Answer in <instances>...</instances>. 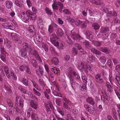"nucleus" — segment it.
Wrapping results in <instances>:
<instances>
[{
    "label": "nucleus",
    "instance_id": "nucleus-61",
    "mask_svg": "<svg viewBox=\"0 0 120 120\" xmlns=\"http://www.w3.org/2000/svg\"><path fill=\"white\" fill-rule=\"evenodd\" d=\"M22 47L25 49H27L29 48L28 44L24 42L22 44Z\"/></svg>",
    "mask_w": 120,
    "mask_h": 120
},
{
    "label": "nucleus",
    "instance_id": "nucleus-3",
    "mask_svg": "<svg viewBox=\"0 0 120 120\" xmlns=\"http://www.w3.org/2000/svg\"><path fill=\"white\" fill-rule=\"evenodd\" d=\"M94 78L95 81L97 83L101 84L104 82L103 79L101 77V73H97L95 74Z\"/></svg>",
    "mask_w": 120,
    "mask_h": 120
},
{
    "label": "nucleus",
    "instance_id": "nucleus-1",
    "mask_svg": "<svg viewBox=\"0 0 120 120\" xmlns=\"http://www.w3.org/2000/svg\"><path fill=\"white\" fill-rule=\"evenodd\" d=\"M52 2L53 4L52 5V7L53 10L56 11L59 9V11L62 13V10L64 7L63 4L56 0H53Z\"/></svg>",
    "mask_w": 120,
    "mask_h": 120
},
{
    "label": "nucleus",
    "instance_id": "nucleus-9",
    "mask_svg": "<svg viewBox=\"0 0 120 120\" xmlns=\"http://www.w3.org/2000/svg\"><path fill=\"white\" fill-rule=\"evenodd\" d=\"M98 49L106 54H109L111 52L110 50L107 47H100L98 48Z\"/></svg>",
    "mask_w": 120,
    "mask_h": 120
},
{
    "label": "nucleus",
    "instance_id": "nucleus-10",
    "mask_svg": "<svg viewBox=\"0 0 120 120\" xmlns=\"http://www.w3.org/2000/svg\"><path fill=\"white\" fill-rule=\"evenodd\" d=\"M103 11L107 14H109L110 15L114 16H116L117 14L115 11H112L109 10V9H107L106 8H103Z\"/></svg>",
    "mask_w": 120,
    "mask_h": 120
},
{
    "label": "nucleus",
    "instance_id": "nucleus-22",
    "mask_svg": "<svg viewBox=\"0 0 120 120\" xmlns=\"http://www.w3.org/2000/svg\"><path fill=\"white\" fill-rule=\"evenodd\" d=\"M87 102L91 105H93L95 104V102L93 98L90 97H88L86 99Z\"/></svg>",
    "mask_w": 120,
    "mask_h": 120
},
{
    "label": "nucleus",
    "instance_id": "nucleus-23",
    "mask_svg": "<svg viewBox=\"0 0 120 120\" xmlns=\"http://www.w3.org/2000/svg\"><path fill=\"white\" fill-rule=\"evenodd\" d=\"M56 31L57 35L60 37L62 36L64 33L63 30L60 28L57 29L56 30Z\"/></svg>",
    "mask_w": 120,
    "mask_h": 120
},
{
    "label": "nucleus",
    "instance_id": "nucleus-14",
    "mask_svg": "<svg viewBox=\"0 0 120 120\" xmlns=\"http://www.w3.org/2000/svg\"><path fill=\"white\" fill-rule=\"evenodd\" d=\"M93 53L96 55H101V52L99 50L95 49V48L91 47L89 49Z\"/></svg>",
    "mask_w": 120,
    "mask_h": 120
},
{
    "label": "nucleus",
    "instance_id": "nucleus-21",
    "mask_svg": "<svg viewBox=\"0 0 120 120\" xmlns=\"http://www.w3.org/2000/svg\"><path fill=\"white\" fill-rule=\"evenodd\" d=\"M31 82H32L33 86L34 87V88H36V90L39 91H41V90L37 83L34 81L33 80H31Z\"/></svg>",
    "mask_w": 120,
    "mask_h": 120
},
{
    "label": "nucleus",
    "instance_id": "nucleus-5",
    "mask_svg": "<svg viewBox=\"0 0 120 120\" xmlns=\"http://www.w3.org/2000/svg\"><path fill=\"white\" fill-rule=\"evenodd\" d=\"M71 36L72 38L74 40L79 41V40L83 39L78 34H76L73 30L71 31Z\"/></svg>",
    "mask_w": 120,
    "mask_h": 120
},
{
    "label": "nucleus",
    "instance_id": "nucleus-48",
    "mask_svg": "<svg viewBox=\"0 0 120 120\" xmlns=\"http://www.w3.org/2000/svg\"><path fill=\"white\" fill-rule=\"evenodd\" d=\"M78 52L77 50L75 48H73L72 49V52L74 56L76 55L77 54Z\"/></svg>",
    "mask_w": 120,
    "mask_h": 120
},
{
    "label": "nucleus",
    "instance_id": "nucleus-2",
    "mask_svg": "<svg viewBox=\"0 0 120 120\" xmlns=\"http://www.w3.org/2000/svg\"><path fill=\"white\" fill-rule=\"evenodd\" d=\"M59 86L57 84H54L53 90L52 91V93L55 96L62 97V95L59 92Z\"/></svg>",
    "mask_w": 120,
    "mask_h": 120
},
{
    "label": "nucleus",
    "instance_id": "nucleus-56",
    "mask_svg": "<svg viewBox=\"0 0 120 120\" xmlns=\"http://www.w3.org/2000/svg\"><path fill=\"white\" fill-rule=\"evenodd\" d=\"M9 23L8 22L4 23L3 24V26L4 28L6 29H8V26Z\"/></svg>",
    "mask_w": 120,
    "mask_h": 120
},
{
    "label": "nucleus",
    "instance_id": "nucleus-18",
    "mask_svg": "<svg viewBox=\"0 0 120 120\" xmlns=\"http://www.w3.org/2000/svg\"><path fill=\"white\" fill-rule=\"evenodd\" d=\"M0 49L1 53L5 51L3 39L2 38H0Z\"/></svg>",
    "mask_w": 120,
    "mask_h": 120
},
{
    "label": "nucleus",
    "instance_id": "nucleus-25",
    "mask_svg": "<svg viewBox=\"0 0 120 120\" xmlns=\"http://www.w3.org/2000/svg\"><path fill=\"white\" fill-rule=\"evenodd\" d=\"M31 63L33 67L36 68H37L38 66V63L35 59H33L31 60Z\"/></svg>",
    "mask_w": 120,
    "mask_h": 120
},
{
    "label": "nucleus",
    "instance_id": "nucleus-44",
    "mask_svg": "<svg viewBox=\"0 0 120 120\" xmlns=\"http://www.w3.org/2000/svg\"><path fill=\"white\" fill-rule=\"evenodd\" d=\"M86 86L85 84L81 85L80 87V89L81 91H84L86 90Z\"/></svg>",
    "mask_w": 120,
    "mask_h": 120
},
{
    "label": "nucleus",
    "instance_id": "nucleus-27",
    "mask_svg": "<svg viewBox=\"0 0 120 120\" xmlns=\"http://www.w3.org/2000/svg\"><path fill=\"white\" fill-rule=\"evenodd\" d=\"M57 111L62 116H64V112L62 109L60 107H58L57 108Z\"/></svg>",
    "mask_w": 120,
    "mask_h": 120
},
{
    "label": "nucleus",
    "instance_id": "nucleus-35",
    "mask_svg": "<svg viewBox=\"0 0 120 120\" xmlns=\"http://www.w3.org/2000/svg\"><path fill=\"white\" fill-rule=\"evenodd\" d=\"M92 26L94 28L95 30L99 29L100 27L99 25L97 23H95L92 24Z\"/></svg>",
    "mask_w": 120,
    "mask_h": 120
},
{
    "label": "nucleus",
    "instance_id": "nucleus-19",
    "mask_svg": "<svg viewBox=\"0 0 120 120\" xmlns=\"http://www.w3.org/2000/svg\"><path fill=\"white\" fill-rule=\"evenodd\" d=\"M20 53L21 55V56L24 58L26 59L27 57V52L26 50L24 48H22L20 50Z\"/></svg>",
    "mask_w": 120,
    "mask_h": 120
},
{
    "label": "nucleus",
    "instance_id": "nucleus-37",
    "mask_svg": "<svg viewBox=\"0 0 120 120\" xmlns=\"http://www.w3.org/2000/svg\"><path fill=\"white\" fill-rule=\"evenodd\" d=\"M85 35L87 36L88 39H91L93 38V36L91 33L89 32V31H86Z\"/></svg>",
    "mask_w": 120,
    "mask_h": 120
},
{
    "label": "nucleus",
    "instance_id": "nucleus-60",
    "mask_svg": "<svg viewBox=\"0 0 120 120\" xmlns=\"http://www.w3.org/2000/svg\"><path fill=\"white\" fill-rule=\"evenodd\" d=\"M34 29V26L33 25H30L29 26V31L30 32H33V30Z\"/></svg>",
    "mask_w": 120,
    "mask_h": 120
},
{
    "label": "nucleus",
    "instance_id": "nucleus-55",
    "mask_svg": "<svg viewBox=\"0 0 120 120\" xmlns=\"http://www.w3.org/2000/svg\"><path fill=\"white\" fill-rule=\"evenodd\" d=\"M26 3L29 8H30L32 5V3L30 0H26Z\"/></svg>",
    "mask_w": 120,
    "mask_h": 120
},
{
    "label": "nucleus",
    "instance_id": "nucleus-50",
    "mask_svg": "<svg viewBox=\"0 0 120 120\" xmlns=\"http://www.w3.org/2000/svg\"><path fill=\"white\" fill-rule=\"evenodd\" d=\"M42 47L46 52H47L48 51V46L45 44L44 43L42 44Z\"/></svg>",
    "mask_w": 120,
    "mask_h": 120
},
{
    "label": "nucleus",
    "instance_id": "nucleus-6",
    "mask_svg": "<svg viewBox=\"0 0 120 120\" xmlns=\"http://www.w3.org/2000/svg\"><path fill=\"white\" fill-rule=\"evenodd\" d=\"M25 14L29 17L30 20H35L36 15L35 14H34L29 10L27 11Z\"/></svg>",
    "mask_w": 120,
    "mask_h": 120
},
{
    "label": "nucleus",
    "instance_id": "nucleus-47",
    "mask_svg": "<svg viewBox=\"0 0 120 120\" xmlns=\"http://www.w3.org/2000/svg\"><path fill=\"white\" fill-rule=\"evenodd\" d=\"M62 12H64V14L66 15H70L71 13V11L68 9H64L63 11L62 10Z\"/></svg>",
    "mask_w": 120,
    "mask_h": 120
},
{
    "label": "nucleus",
    "instance_id": "nucleus-8",
    "mask_svg": "<svg viewBox=\"0 0 120 120\" xmlns=\"http://www.w3.org/2000/svg\"><path fill=\"white\" fill-rule=\"evenodd\" d=\"M16 101L18 106L22 108L23 107L24 101L21 97L17 96L16 98Z\"/></svg>",
    "mask_w": 120,
    "mask_h": 120
},
{
    "label": "nucleus",
    "instance_id": "nucleus-24",
    "mask_svg": "<svg viewBox=\"0 0 120 120\" xmlns=\"http://www.w3.org/2000/svg\"><path fill=\"white\" fill-rule=\"evenodd\" d=\"M37 24L39 28L42 29L43 26V22L41 18L37 20Z\"/></svg>",
    "mask_w": 120,
    "mask_h": 120
},
{
    "label": "nucleus",
    "instance_id": "nucleus-28",
    "mask_svg": "<svg viewBox=\"0 0 120 120\" xmlns=\"http://www.w3.org/2000/svg\"><path fill=\"white\" fill-rule=\"evenodd\" d=\"M109 30L108 27H101L100 29V31L101 33H103L108 32Z\"/></svg>",
    "mask_w": 120,
    "mask_h": 120
},
{
    "label": "nucleus",
    "instance_id": "nucleus-20",
    "mask_svg": "<svg viewBox=\"0 0 120 120\" xmlns=\"http://www.w3.org/2000/svg\"><path fill=\"white\" fill-rule=\"evenodd\" d=\"M79 85V84L76 82L75 81L71 82V86L72 89L74 90L76 88L78 87Z\"/></svg>",
    "mask_w": 120,
    "mask_h": 120
},
{
    "label": "nucleus",
    "instance_id": "nucleus-52",
    "mask_svg": "<svg viewBox=\"0 0 120 120\" xmlns=\"http://www.w3.org/2000/svg\"><path fill=\"white\" fill-rule=\"evenodd\" d=\"M56 102L57 105L60 106L61 104V100L59 98H57L56 100Z\"/></svg>",
    "mask_w": 120,
    "mask_h": 120
},
{
    "label": "nucleus",
    "instance_id": "nucleus-39",
    "mask_svg": "<svg viewBox=\"0 0 120 120\" xmlns=\"http://www.w3.org/2000/svg\"><path fill=\"white\" fill-rule=\"evenodd\" d=\"M45 11L46 13L48 15H51L53 14V12L49 8L46 7L45 8Z\"/></svg>",
    "mask_w": 120,
    "mask_h": 120
},
{
    "label": "nucleus",
    "instance_id": "nucleus-40",
    "mask_svg": "<svg viewBox=\"0 0 120 120\" xmlns=\"http://www.w3.org/2000/svg\"><path fill=\"white\" fill-rule=\"evenodd\" d=\"M81 28H85L87 26L86 23V22L84 21H81L80 24Z\"/></svg>",
    "mask_w": 120,
    "mask_h": 120
},
{
    "label": "nucleus",
    "instance_id": "nucleus-62",
    "mask_svg": "<svg viewBox=\"0 0 120 120\" xmlns=\"http://www.w3.org/2000/svg\"><path fill=\"white\" fill-rule=\"evenodd\" d=\"M32 55L34 56L35 57L39 55L38 52L35 49L33 50V53Z\"/></svg>",
    "mask_w": 120,
    "mask_h": 120
},
{
    "label": "nucleus",
    "instance_id": "nucleus-7",
    "mask_svg": "<svg viewBox=\"0 0 120 120\" xmlns=\"http://www.w3.org/2000/svg\"><path fill=\"white\" fill-rule=\"evenodd\" d=\"M21 18L23 22H29L30 20L29 17L26 14L25 12H22L21 14Z\"/></svg>",
    "mask_w": 120,
    "mask_h": 120
},
{
    "label": "nucleus",
    "instance_id": "nucleus-36",
    "mask_svg": "<svg viewBox=\"0 0 120 120\" xmlns=\"http://www.w3.org/2000/svg\"><path fill=\"white\" fill-rule=\"evenodd\" d=\"M15 4L16 6L20 8H21L23 7V5L19 0H16L15 1Z\"/></svg>",
    "mask_w": 120,
    "mask_h": 120
},
{
    "label": "nucleus",
    "instance_id": "nucleus-32",
    "mask_svg": "<svg viewBox=\"0 0 120 120\" xmlns=\"http://www.w3.org/2000/svg\"><path fill=\"white\" fill-rule=\"evenodd\" d=\"M51 70L55 74H57L59 72V69L56 67H55L51 68Z\"/></svg>",
    "mask_w": 120,
    "mask_h": 120
},
{
    "label": "nucleus",
    "instance_id": "nucleus-53",
    "mask_svg": "<svg viewBox=\"0 0 120 120\" xmlns=\"http://www.w3.org/2000/svg\"><path fill=\"white\" fill-rule=\"evenodd\" d=\"M73 118V117H71V114L70 113H68L67 114L66 118V120H71Z\"/></svg>",
    "mask_w": 120,
    "mask_h": 120
},
{
    "label": "nucleus",
    "instance_id": "nucleus-41",
    "mask_svg": "<svg viewBox=\"0 0 120 120\" xmlns=\"http://www.w3.org/2000/svg\"><path fill=\"white\" fill-rule=\"evenodd\" d=\"M95 57L92 55H89L88 57V60L92 62L94 61L95 60Z\"/></svg>",
    "mask_w": 120,
    "mask_h": 120
},
{
    "label": "nucleus",
    "instance_id": "nucleus-29",
    "mask_svg": "<svg viewBox=\"0 0 120 120\" xmlns=\"http://www.w3.org/2000/svg\"><path fill=\"white\" fill-rule=\"evenodd\" d=\"M59 61L58 59L56 57H54L51 60V62L52 64L56 65L57 64Z\"/></svg>",
    "mask_w": 120,
    "mask_h": 120
},
{
    "label": "nucleus",
    "instance_id": "nucleus-58",
    "mask_svg": "<svg viewBox=\"0 0 120 120\" xmlns=\"http://www.w3.org/2000/svg\"><path fill=\"white\" fill-rule=\"evenodd\" d=\"M104 101H105L106 102H109L110 99L109 97L107 95L103 96Z\"/></svg>",
    "mask_w": 120,
    "mask_h": 120
},
{
    "label": "nucleus",
    "instance_id": "nucleus-17",
    "mask_svg": "<svg viewBox=\"0 0 120 120\" xmlns=\"http://www.w3.org/2000/svg\"><path fill=\"white\" fill-rule=\"evenodd\" d=\"M39 114L38 113H35L33 112L31 113V117L33 120H40Z\"/></svg>",
    "mask_w": 120,
    "mask_h": 120
},
{
    "label": "nucleus",
    "instance_id": "nucleus-33",
    "mask_svg": "<svg viewBox=\"0 0 120 120\" xmlns=\"http://www.w3.org/2000/svg\"><path fill=\"white\" fill-rule=\"evenodd\" d=\"M33 93L35 95L38 97H39L41 96V94L39 92V91L37 90L35 88H33Z\"/></svg>",
    "mask_w": 120,
    "mask_h": 120
},
{
    "label": "nucleus",
    "instance_id": "nucleus-4",
    "mask_svg": "<svg viewBox=\"0 0 120 120\" xmlns=\"http://www.w3.org/2000/svg\"><path fill=\"white\" fill-rule=\"evenodd\" d=\"M58 38L55 34H53L50 38V41L52 43L56 46L59 45V43L57 40Z\"/></svg>",
    "mask_w": 120,
    "mask_h": 120
},
{
    "label": "nucleus",
    "instance_id": "nucleus-49",
    "mask_svg": "<svg viewBox=\"0 0 120 120\" xmlns=\"http://www.w3.org/2000/svg\"><path fill=\"white\" fill-rule=\"evenodd\" d=\"M67 104H68L65 102L63 103V107L64 108L68 110H70V108Z\"/></svg>",
    "mask_w": 120,
    "mask_h": 120
},
{
    "label": "nucleus",
    "instance_id": "nucleus-43",
    "mask_svg": "<svg viewBox=\"0 0 120 120\" xmlns=\"http://www.w3.org/2000/svg\"><path fill=\"white\" fill-rule=\"evenodd\" d=\"M63 98V100L65 101V103H67L68 105H70L72 104V103L71 101H69V100L67 99L66 97H64Z\"/></svg>",
    "mask_w": 120,
    "mask_h": 120
},
{
    "label": "nucleus",
    "instance_id": "nucleus-63",
    "mask_svg": "<svg viewBox=\"0 0 120 120\" xmlns=\"http://www.w3.org/2000/svg\"><path fill=\"white\" fill-rule=\"evenodd\" d=\"M35 58L39 63H41L42 62V60L39 55L35 57Z\"/></svg>",
    "mask_w": 120,
    "mask_h": 120
},
{
    "label": "nucleus",
    "instance_id": "nucleus-15",
    "mask_svg": "<svg viewBox=\"0 0 120 120\" xmlns=\"http://www.w3.org/2000/svg\"><path fill=\"white\" fill-rule=\"evenodd\" d=\"M78 68L81 71H86V65L81 62L79 64Z\"/></svg>",
    "mask_w": 120,
    "mask_h": 120
},
{
    "label": "nucleus",
    "instance_id": "nucleus-31",
    "mask_svg": "<svg viewBox=\"0 0 120 120\" xmlns=\"http://www.w3.org/2000/svg\"><path fill=\"white\" fill-rule=\"evenodd\" d=\"M22 82L26 86L28 87L29 86V83L28 80L25 78H23L21 80Z\"/></svg>",
    "mask_w": 120,
    "mask_h": 120
},
{
    "label": "nucleus",
    "instance_id": "nucleus-26",
    "mask_svg": "<svg viewBox=\"0 0 120 120\" xmlns=\"http://www.w3.org/2000/svg\"><path fill=\"white\" fill-rule=\"evenodd\" d=\"M102 41L100 42L98 41H94L93 42V43L94 46L97 47L98 49V48L101 47L100 46L102 45Z\"/></svg>",
    "mask_w": 120,
    "mask_h": 120
},
{
    "label": "nucleus",
    "instance_id": "nucleus-54",
    "mask_svg": "<svg viewBox=\"0 0 120 120\" xmlns=\"http://www.w3.org/2000/svg\"><path fill=\"white\" fill-rule=\"evenodd\" d=\"M82 78L84 83L85 84H86L87 81L86 80L87 78L86 76L84 75L82 76Z\"/></svg>",
    "mask_w": 120,
    "mask_h": 120
},
{
    "label": "nucleus",
    "instance_id": "nucleus-34",
    "mask_svg": "<svg viewBox=\"0 0 120 120\" xmlns=\"http://www.w3.org/2000/svg\"><path fill=\"white\" fill-rule=\"evenodd\" d=\"M99 60L104 64L105 63L106 60V57L104 56H101L99 59Z\"/></svg>",
    "mask_w": 120,
    "mask_h": 120
},
{
    "label": "nucleus",
    "instance_id": "nucleus-38",
    "mask_svg": "<svg viewBox=\"0 0 120 120\" xmlns=\"http://www.w3.org/2000/svg\"><path fill=\"white\" fill-rule=\"evenodd\" d=\"M83 43L86 49H90V45L88 41L85 40Z\"/></svg>",
    "mask_w": 120,
    "mask_h": 120
},
{
    "label": "nucleus",
    "instance_id": "nucleus-59",
    "mask_svg": "<svg viewBox=\"0 0 120 120\" xmlns=\"http://www.w3.org/2000/svg\"><path fill=\"white\" fill-rule=\"evenodd\" d=\"M54 29L57 28L58 25L54 22L52 23L50 25Z\"/></svg>",
    "mask_w": 120,
    "mask_h": 120
},
{
    "label": "nucleus",
    "instance_id": "nucleus-46",
    "mask_svg": "<svg viewBox=\"0 0 120 120\" xmlns=\"http://www.w3.org/2000/svg\"><path fill=\"white\" fill-rule=\"evenodd\" d=\"M39 82L41 86L43 87H45L46 85L43 82V80L41 79H39Z\"/></svg>",
    "mask_w": 120,
    "mask_h": 120
},
{
    "label": "nucleus",
    "instance_id": "nucleus-42",
    "mask_svg": "<svg viewBox=\"0 0 120 120\" xmlns=\"http://www.w3.org/2000/svg\"><path fill=\"white\" fill-rule=\"evenodd\" d=\"M27 66L25 64H23L21 65L19 67V69L21 71H23L25 70L27 68Z\"/></svg>",
    "mask_w": 120,
    "mask_h": 120
},
{
    "label": "nucleus",
    "instance_id": "nucleus-11",
    "mask_svg": "<svg viewBox=\"0 0 120 120\" xmlns=\"http://www.w3.org/2000/svg\"><path fill=\"white\" fill-rule=\"evenodd\" d=\"M30 105L31 107L35 110L38 108V104L37 102H34L33 100H31L30 102Z\"/></svg>",
    "mask_w": 120,
    "mask_h": 120
},
{
    "label": "nucleus",
    "instance_id": "nucleus-16",
    "mask_svg": "<svg viewBox=\"0 0 120 120\" xmlns=\"http://www.w3.org/2000/svg\"><path fill=\"white\" fill-rule=\"evenodd\" d=\"M105 86L107 88V91L108 92L110 93H111L113 92V88L109 82H106Z\"/></svg>",
    "mask_w": 120,
    "mask_h": 120
},
{
    "label": "nucleus",
    "instance_id": "nucleus-13",
    "mask_svg": "<svg viewBox=\"0 0 120 120\" xmlns=\"http://www.w3.org/2000/svg\"><path fill=\"white\" fill-rule=\"evenodd\" d=\"M11 35L12 37V39L14 40L18 41L19 40V38L20 36L16 33H11Z\"/></svg>",
    "mask_w": 120,
    "mask_h": 120
},
{
    "label": "nucleus",
    "instance_id": "nucleus-30",
    "mask_svg": "<svg viewBox=\"0 0 120 120\" xmlns=\"http://www.w3.org/2000/svg\"><path fill=\"white\" fill-rule=\"evenodd\" d=\"M6 6L8 9L11 8L12 5L13 4L12 2L11 1H6Z\"/></svg>",
    "mask_w": 120,
    "mask_h": 120
},
{
    "label": "nucleus",
    "instance_id": "nucleus-12",
    "mask_svg": "<svg viewBox=\"0 0 120 120\" xmlns=\"http://www.w3.org/2000/svg\"><path fill=\"white\" fill-rule=\"evenodd\" d=\"M38 70H36L35 72L36 74L40 76H42L43 74V69L41 66H39Z\"/></svg>",
    "mask_w": 120,
    "mask_h": 120
},
{
    "label": "nucleus",
    "instance_id": "nucleus-45",
    "mask_svg": "<svg viewBox=\"0 0 120 120\" xmlns=\"http://www.w3.org/2000/svg\"><path fill=\"white\" fill-rule=\"evenodd\" d=\"M10 73L11 76L13 77V79L15 80L17 79V77L15 74L12 71H11Z\"/></svg>",
    "mask_w": 120,
    "mask_h": 120
},
{
    "label": "nucleus",
    "instance_id": "nucleus-51",
    "mask_svg": "<svg viewBox=\"0 0 120 120\" xmlns=\"http://www.w3.org/2000/svg\"><path fill=\"white\" fill-rule=\"evenodd\" d=\"M7 102L8 105L10 108H12L13 106L12 102L9 99L8 100Z\"/></svg>",
    "mask_w": 120,
    "mask_h": 120
},
{
    "label": "nucleus",
    "instance_id": "nucleus-57",
    "mask_svg": "<svg viewBox=\"0 0 120 120\" xmlns=\"http://www.w3.org/2000/svg\"><path fill=\"white\" fill-rule=\"evenodd\" d=\"M67 42L68 44H71L72 43V41L71 39L69 38L68 36H67Z\"/></svg>",
    "mask_w": 120,
    "mask_h": 120
},
{
    "label": "nucleus",
    "instance_id": "nucleus-64",
    "mask_svg": "<svg viewBox=\"0 0 120 120\" xmlns=\"http://www.w3.org/2000/svg\"><path fill=\"white\" fill-rule=\"evenodd\" d=\"M54 114L56 118L58 120H66L63 118H60L59 115H57L56 113H54Z\"/></svg>",
    "mask_w": 120,
    "mask_h": 120
}]
</instances>
